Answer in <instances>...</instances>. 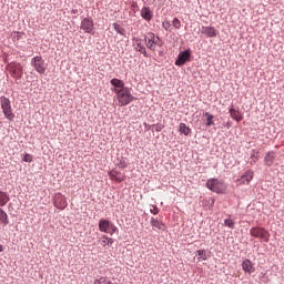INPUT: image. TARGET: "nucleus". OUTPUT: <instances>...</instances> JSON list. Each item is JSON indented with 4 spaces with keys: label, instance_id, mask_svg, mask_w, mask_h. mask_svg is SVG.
<instances>
[{
    "label": "nucleus",
    "instance_id": "obj_1",
    "mask_svg": "<svg viewBox=\"0 0 284 284\" xmlns=\"http://www.w3.org/2000/svg\"><path fill=\"white\" fill-rule=\"evenodd\" d=\"M113 99H114L115 105H118L119 108H125V105H130L132 101H136V97L132 95V91L128 87L122 91H116Z\"/></svg>",
    "mask_w": 284,
    "mask_h": 284
},
{
    "label": "nucleus",
    "instance_id": "obj_2",
    "mask_svg": "<svg viewBox=\"0 0 284 284\" xmlns=\"http://www.w3.org/2000/svg\"><path fill=\"white\" fill-rule=\"evenodd\" d=\"M144 41H145V45L146 48H149V50H151L152 52H156V45L158 48H163V40L154 34L153 32H150L149 33V38L145 37L144 38Z\"/></svg>",
    "mask_w": 284,
    "mask_h": 284
},
{
    "label": "nucleus",
    "instance_id": "obj_3",
    "mask_svg": "<svg viewBox=\"0 0 284 284\" xmlns=\"http://www.w3.org/2000/svg\"><path fill=\"white\" fill-rule=\"evenodd\" d=\"M0 105L6 119L14 121V113L12 112V103L10 102V99L2 95L0 98Z\"/></svg>",
    "mask_w": 284,
    "mask_h": 284
},
{
    "label": "nucleus",
    "instance_id": "obj_4",
    "mask_svg": "<svg viewBox=\"0 0 284 284\" xmlns=\"http://www.w3.org/2000/svg\"><path fill=\"white\" fill-rule=\"evenodd\" d=\"M250 234L253 239H260L264 243H270V231L265 230V227L254 226L250 230Z\"/></svg>",
    "mask_w": 284,
    "mask_h": 284
},
{
    "label": "nucleus",
    "instance_id": "obj_5",
    "mask_svg": "<svg viewBox=\"0 0 284 284\" xmlns=\"http://www.w3.org/2000/svg\"><path fill=\"white\" fill-rule=\"evenodd\" d=\"M98 227L100 232H103L104 234H110L111 236L115 234V232H119V229L114 223L110 222V220L101 219L99 221Z\"/></svg>",
    "mask_w": 284,
    "mask_h": 284
},
{
    "label": "nucleus",
    "instance_id": "obj_6",
    "mask_svg": "<svg viewBox=\"0 0 284 284\" xmlns=\"http://www.w3.org/2000/svg\"><path fill=\"white\" fill-rule=\"evenodd\" d=\"M31 67L38 74H45V70H48V63H45V60L41 55H36L31 59Z\"/></svg>",
    "mask_w": 284,
    "mask_h": 284
},
{
    "label": "nucleus",
    "instance_id": "obj_7",
    "mask_svg": "<svg viewBox=\"0 0 284 284\" xmlns=\"http://www.w3.org/2000/svg\"><path fill=\"white\" fill-rule=\"evenodd\" d=\"M191 59H192V50L186 49L184 51H181L175 60V65H178V68H183V65L190 62Z\"/></svg>",
    "mask_w": 284,
    "mask_h": 284
},
{
    "label": "nucleus",
    "instance_id": "obj_8",
    "mask_svg": "<svg viewBox=\"0 0 284 284\" xmlns=\"http://www.w3.org/2000/svg\"><path fill=\"white\" fill-rule=\"evenodd\" d=\"M207 190L211 192H215V194H221L223 192V184L219 181V179H210L206 181Z\"/></svg>",
    "mask_w": 284,
    "mask_h": 284
},
{
    "label": "nucleus",
    "instance_id": "obj_9",
    "mask_svg": "<svg viewBox=\"0 0 284 284\" xmlns=\"http://www.w3.org/2000/svg\"><path fill=\"white\" fill-rule=\"evenodd\" d=\"M80 28L87 34H94V20L92 18H83Z\"/></svg>",
    "mask_w": 284,
    "mask_h": 284
},
{
    "label": "nucleus",
    "instance_id": "obj_10",
    "mask_svg": "<svg viewBox=\"0 0 284 284\" xmlns=\"http://www.w3.org/2000/svg\"><path fill=\"white\" fill-rule=\"evenodd\" d=\"M53 205L58 210H65L68 207V201L65 200V196L61 193H55L53 199Z\"/></svg>",
    "mask_w": 284,
    "mask_h": 284
},
{
    "label": "nucleus",
    "instance_id": "obj_11",
    "mask_svg": "<svg viewBox=\"0 0 284 284\" xmlns=\"http://www.w3.org/2000/svg\"><path fill=\"white\" fill-rule=\"evenodd\" d=\"M110 83L112 85L111 91L116 94V92L125 90L128 87H125V82L121 79L113 78L110 80Z\"/></svg>",
    "mask_w": 284,
    "mask_h": 284
},
{
    "label": "nucleus",
    "instance_id": "obj_12",
    "mask_svg": "<svg viewBox=\"0 0 284 284\" xmlns=\"http://www.w3.org/2000/svg\"><path fill=\"white\" fill-rule=\"evenodd\" d=\"M252 179H254V171L247 170L240 179H237V183H241L242 185H250V183H252Z\"/></svg>",
    "mask_w": 284,
    "mask_h": 284
},
{
    "label": "nucleus",
    "instance_id": "obj_13",
    "mask_svg": "<svg viewBox=\"0 0 284 284\" xmlns=\"http://www.w3.org/2000/svg\"><path fill=\"white\" fill-rule=\"evenodd\" d=\"M9 72L13 79H21L23 77V67L21 64L9 65Z\"/></svg>",
    "mask_w": 284,
    "mask_h": 284
},
{
    "label": "nucleus",
    "instance_id": "obj_14",
    "mask_svg": "<svg viewBox=\"0 0 284 284\" xmlns=\"http://www.w3.org/2000/svg\"><path fill=\"white\" fill-rule=\"evenodd\" d=\"M114 165H115V168H119V170H125V168H128V165H130V160H128V158H125L123 155H120L115 159Z\"/></svg>",
    "mask_w": 284,
    "mask_h": 284
},
{
    "label": "nucleus",
    "instance_id": "obj_15",
    "mask_svg": "<svg viewBox=\"0 0 284 284\" xmlns=\"http://www.w3.org/2000/svg\"><path fill=\"white\" fill-rule=\"evenodd\" d=\"M274 161H276V152L268 151L264 156V165L266 168H272V165H274Z\"/></svg>",
    "mask_w": 284,
    "mask_h": 284
},
{
    "label": "nucleus",
    "instance_id": "obj_16",
    "mask_svg": "<svg viewBox=\"0 0 284 284\" xmlns=\"http://www.w3.org/2000/svg\"><path fill=\"white\" fill-rule=\"evenodd\" d=\"M111 181H116V183H123L125 181V174H121V171L112 170L109 172Z\"/></svg>",
    "mask_w": 284,
    "mask_h": 284
},
{
    "label": "nucleus",
    "instance_id": "obj_17",
    "mask_svg": "<svg viewBox=\"0 0 284 284\" xmlns=\"http://www.w3.org/2000/svg\"><path fill=\"white\" fill-rule=\"evenodd\" d=\"M140 14L144 21L150 22L152 19H154V13L152 12V9L150 7H143L140 11Z\"/></svg>",
    "mask_w": 284,
    "mask_h": 284
},
{
    "label": "nucleus",
    "instance_id": "obj_18",
    "mask_svg": "<svg viewBox=\"0 0 284 284\" xmlns=\"http://www.w3.org/2000/svg\"><path fill=\"white\" fill-rule=\"evenodd\" d=\"M242 270L246 274H254L256 272V267H254V264H252V261L247 258L242 262Z\"/></svg>",
    "mask_w": 284,
    "mask_h": 284
},
{
    "label": "nucleus",
    "instance_id": "obj_19",
    "mask_svg": "<svg viewBox=\"0 0 284 284\" xmlns=\"http://www.w3.org/2000/svg\"><path fill=\"white\" fill-rule=\"evenodd\" d=\"M201 32L211 39L219 36V31L214 27H202Z\"/></svg>",
    "mask_w": 284,
    "mask_h": 284
},
{
    "label": "nucleus",
    "instance_id": "obj_20",
    "mask_svg": "<svg viewBox=\"0 0 284 284\" xmlns=\"http://www.w3.org/2000/svg\"><path fill=\"white\" fill-rule=\"evenodd\" d=\"M136 44L134 47V50L136 52H140V54H143L146 59H150V53H148V49H145V45L141 44V39H136Z\"/></svg>",
    "mask_w": 284,
    "mask_h": 284
},
{
    "label": "nucleus",
    "instance_id": "obj_21",
    "mask_svg": "<svg viewBox=\"0 0 284 284\" xmlns=\"http://www.w3.org/2000/svg\"><path fill=\"white\" fill-rule=\"evenodd\" d=\"M99 243L100 245H102V247H105V245H108L109 247H112L114 240L112 237H109L108 235H102L99 240Z\"/></svg>",
    "mask_w": 284,
    "mask_h": 284
},
{
    "label": "nucleus",
    "instance_id": "obj_22",
    "mask_svg": "<svg viewBox=\"0 0 284 284\" xmlns=\"http://www.w3.org/2000/svg\"><path fill=\"white\" fill-rule=\"evenodd\" d=\"M10 203V195L8 192L0 191V207H6Z\"/></svg>",
    "mask_w": 284,
    "mask_h": 284
},
{
    "label": "nucleus",
    "instance_id": "obj_23",
    "mask_svg": "<svg viewBox=\"0 0 284 284\" xmlns=\"http://www.w3.org/2000/svg\"><path fill=\"white\" fill-rule=\"evenodd\" d=\"M152 227H155V230H162L164 231L165 230V224L161 221H159V219L156 217H151V221H150Z\"/></svg>",
    "mask_w": 284,
    "mask_h": 284
},
{
    "label": "nucleus",
    "instance_id": "obj_24",
    "mask_svg": "<svg viewBox=\"0 0 284 284\" xmlns=\"http://www.w3.org/2000/svg\"><path fill=\"white\" fill-rule=\"evenodd\" d=\"M229 112H230L231 118H232L234 121H237V123L241 122V121H243V116L241 115V113L239 112V110H236V109H234V108H231V109L229 110Z\"/></svg>",
    "mask_w": 284,
    "mask_h": 284
},
{
    "label": "nucleus",
    "instance_id": "obj_25",
    "mask_svg": "<svg viewBox=\"0 0 284 284\" xmlns=\"http://www.w3.org/2000/svg\"><path fill=\"white\" fill-rule=\"evenodd\" d=\"M179 132L184 134L185 136H190L192 134V129L187 126L185 123H180Z\"/></svg>",
    "mask_w": 284,
    "mask_h": 284
},
{
    "label": "nucleus",
    "instance_id": "obj_26",
    "mask_svg": "<svg viewBox=\"0 0 284 284\" xmlns=\"http://www.w3.org/2000/svg\"><path fill=\"white\" fill-rule=\"evenodd\" d=\"M10 219H8V213L0 207V225H9Z\"/></svg>",
    "mask_w": 284,
    "mask_h": 284
},
{
    "label": "nucleus",
    "instance_id": "obj_27",
    "mask_svg": "<svg viewBox=\"0 0 284 284\" xmlns=\"http://www.w3.org/2000/svg\"><path fill=\"white\" fill-rule=\"evenodd\" d=\"M203 116L206 118V128H212V125H214V116L210 112H204Z\"/></svg>",
    "mask_w": 284,
    "mask_h": 284
},
{
    "label": "nucleus",
    "instance_id": "obj_28",
    "mask_svg": "<svg viewBox=\"0 0 284 284\" xmlns=\"http://www.w3.org/2000/svg\"><path fill=\"white\" fill-rule=\"evenodd\" d=\"M113 30H115L118 34H121V37H125V28H123L121 24L116 22L113 23Z\"/></svg>",
    "mask_w": 284,
    "mask_h": 284
},
{
    "label": "nucleus",
    "instance_id": "obj_29",
    "mask_svg": "<svg viewBox=\"0 0 284 284\" xmlns=\"http://www.w3.org/2000/svg\"><path fill=\"white\" fill-rule=\"evenodd\" d=\"M23 37H26V33H23V32L13 31L11 33L12 41H21V39H23Z\"/></svg>",
    "mask_w": 284,
    "mask_h": 284
},
{
    "label": "nucleus",
    "instance_id": "obj_30",
    "mask_svg": "<svg viewBox=\"0 0 284 284\" xmlns=\"http://www.w3.org/2000/svg\"><path fill=\"white\" fill-rule=\"evenodd\" d=\"M196 255L200 256L199 261H207V252L205 250H197Z\"/></svg>",
    "mask_w": 284,
    "mask_h": 284
},
{
    "label": "nucleus",
    "instance_id": "obj_31",
    "mask_svg": "<svg viewBox=\"0 0 284 284\" xmlns=\"http://www.w3.org/2000/svg\"><path fill=\"white\" fill-rule=\"evenodd\" d=\"M22 161H24V163H32V161H34V156L32 154L26 153L22 158Z\"/></svg>",
    "mask_w": 284,
    "mask_h": 284
},
{
    "label": "nucleus",
    "instance_id": "obj_32",
    "mask_svg": "<svg viewBox=\"0 0 284 284\" xmlns=\"http://www.w3.org/2000/svg\"><path fill=\"white\" fill-rule=\"evenodd\" d=\"M172 26L175 28V30H181V20H179V18H174Z\"/></svg>",
    "mask_w": 284,
    "mask_h": 284
},
{
    "label": "nucleus",
    "instance_id": "obj_33",
    "mask_svg": "<svg viewBox=\"0 0 284 284\" xmlns=\"http://www.w3.org/2000/svg\"><path fill=\"white\" fill-rule=\"evenodd\" d=\"M224 225L226 227H230L231 230H234V220H231V219L225 220Z\"/></svg>",
    "mask_w": 284,
    "mask_h": 284
},
{
    "label": "nucleus",
    "instance_id": "obj_34",
    "mask_svg": "<svg viewBox=\"0 0 284 284\" xmlns=\"http://www.w3.org/2000/svg\"><path fill=\"white\" fill-rule=\"evenodd\" d=\"M93 284H110L105 277H100L93 282Z\"/></svg>",
    "mask_w": 284,
    "mask_h": 284
},
{
    "label": "nucleus",
    "instance_id": "obj_35",
    "mask_svg": "<svg viewBox=\"0 0 284 284\" xmlns=\"http://www.w3.org/2000/svg\"><path fill=\"white\" fill-rule=\"evenodd\" d=\"M150 212H151V214L156 215V214H159V212H161V210H159V206L152 204L151 209H150Z\"/></svg>",
    "mask_w": 284,
    "mask_h": 284
},
{
    "label": "nucleus",
    "instance_id": "obj_36",
    "mask_svg": "<svg viewBox=\"0 0 284 284\" xmlns=\"http://www.w3.org/2000/svg\"><path fill=\"white\" fill-rule=\"evenodd\" d=\"M162 28H164V30L170 32V28H172V23H170V21H164L162 23Z\"/></svg>",
    "mask_w": 284,
    "mask_h": 284
},
{
    "label": "nucleus",
    "instance_id": "obj_37",
    "mask_svg": "<svg viewBox=\"0 0 284 284\" xmlns=\"http://www.w3.org/2000/svg\"><path fill=\"white\" fill-rule=\"evenodd\" d=\"M153 128H155V132H161V130H163V128H165V125L158 123V124H153Z\"/></svg>",
    "mask_w": 284,
    "mask_h": 284
},
{
    "label": "nucleus",
    "instance_id": "obj_38",
    "mask_svg": "<svg viewBox=\"0 0 284 284\" xmlns=\"http://www.w3.org/2000/svg\"><path fill=\"white\" fill-rule=\"evenodd\" d=\"M251 159L253 160V161L251 162V165H254V164H256V162L258 161L260 156L256 155V154H251Z\"/></svg>",
    "mask_w": 284,
    "mask_h": 284
},
{
    "label": "nucleus",
    "instance_id": "obj_39",
    "mask_svg": "<svg viewBox=\"0 0 284 284\" xmlns=\"http://www.w3.org/2000/svg\"><path fill=\"white\" fill-rule=\"evenodd\" d=\"M145 125V130L150 131V130H154V126L153 124L150 125V124H144Z\"/></svg>",
    "mask_w": 284,
    "mask_h": 284
},
{
    "label": "nucleus",
    "instance_id": "obj_40",
    "mask_svg": "<svg viewBox=\"0 0 284 284\" xmlns=\"http://www.w3.org/2000/svg\"><path fill=\"white\" fill-rule=\"evenodd\" d=\"M71 14H79V9H72Z\"/></svg>",
    "mask_w": 284,
    "mask_h": 284
},
{
    "label": "nucleus",
    "instance_id": "obj_41",
    "mask_svg": "<svg viewBox=\"0 0 284 284\" xmlns=\"http://www.w3.org/2000/svg\"><path fill=\"white\" fill-rule=\"evenodd\" d=\"M252 152H253L252 154H256V155H258V150L253 149V150H252Z\"/></svg>",
    "mask_w": 284,
    "mask_h": 284
},
{
    "label": "nucleus",
    "instance_id": "obj_42",
    "mask_svg": "<svg viewBox=\"0 0 284 284\" xmlns=\"http://www.w3.org/2000/svg\"><path fill=\"white\" fill-rule=\"evenodd\" d=\"M132 8H139V3L133 2V3H132Z\"/></svg>",
    "mask_w": 284,
    "mask_h": 284
},
{
    "label": "nucleus",
    "instance_id": "obj_43",
    "mask_svg": "<svg viewBox=\"0 0 284 284\" xmlns=\"http://www.w3.org/2000/svg\"><path fill=\"white\" fill-rule=\"evenodd\" d=\"M0 252H3V245L0 244Z\"/></svg>",
    "mask_w": 284,
    "mask_h": 284
}]
</instances>
